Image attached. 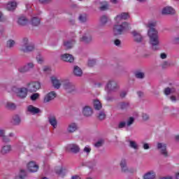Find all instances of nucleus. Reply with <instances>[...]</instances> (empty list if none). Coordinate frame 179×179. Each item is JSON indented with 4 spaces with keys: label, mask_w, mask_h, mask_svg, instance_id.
I'll return each instance as SVG.
<instances>
[{
    "label": "nucleus",
    "mask_w": 179,
    "mask_h": 179,
    "mask_svg": "<svg viewBox=\"0 0 179 179\" xmlns=\"http://www.w3.org/2000/svg\"><path fill=\"white\" fill-rule=\"evenodd\" d=\"M129 19V14L128 13H121L115 17V24L113 25V31L115 36H121L124 34V31L129 30V24L122 20Z\"/></svg>",
    "instance_id": "nucleus-1"
},
{
    "label": "nucleus",
    "mask_w": 179,
    "mask_h": 179,
    "mask_svg": "<svg viewBox=\"0 0 179 179\" xmlns=\"http://www.w3.org/2000/svg\"><path fill=\"white\" fill-rule=\"evenodd\" d=\"M148 35L150 37V44L152 45V48L154 51H157L160 50L159 48V44L160 41H159V35L157 30H151L148 31Z\"/></svg>",
    "instance_id": "nucleus-2"
},
{
    "label": "nucleus",
    "mask_w": 179,
    "mask_h": 179,
    "mask_svg": "<svg viewBox=\"0 0 179 179\" xmlns=\"http://www.w3.org/2000/svg\"><path fill=\"white\" fill-rule=\"evenodd\" d=\"M120 89L118 82L114 79H110L105 85V91L107 94H110L112 92H117Z\"/></svg>",
    "instance_id": "nucleus-3"
},
{
    "label": "nucleus",
    "mask_w": 179,
    "mask_h": 179,
    "mask_svg": "<svg viewBox=\"0 0 179 179\" xmlns=\"http://www.w3.org/2000/svg\"><path fill=\"white\" fill-rule=\"evenodd\" d=\"M14 93H15L17 97L19 99H26L27 97V93L29 92V89L24 87L14 88Z\"/></svg>",
    "instance_id": "nucleus-4"
},
{
    "label": "nucleus",
    "mask_w": 179,
    "mask_h": 179,
    "mask_svg": "<svg viewBox=\"0 0 179 179\" xmlns=\"http://www.w3.org/2000/svg\"><path fill=\"white\" fill-rule=\"evenodd\" d=\"M63 88L67 93H73L74 92H76V87H75V85L68 80H64Z\"/></svg>",
    "instance_id": "nucleus-5"
},
{
    "label": "nucleus",
    "mask_w": 179,
    "mask_h": 179,
    "mask_svg": "<svg viewBox=\"0 0 179 179\" xmlns=\"http://www.w3.org/2000/svg\"><path fill=\"white\" fill-rule=\"evenodd\" d=\"M27 87L28 91L31 93L36 92L37 90H40L41 89V83L38 81H33L27 84Z\"/></svg>",
    "instance_id": "nucleus-6"
},
{
    "label": "nucleus",
    "mask_w": 179,
    "mask_h": 179,
    "mask_svg": "<svg viewBox=\"0 0 179 179\" xmlns=\"http://www.w3.org/2000/svg\"><path fill=\"white\" fill-rule=\"evenodd\" d=\"M157 149L164 157H167V156H169V152H167V145L166 143H157Z\"/></svg>",
    "instance_id": "nucleus-7"
},
{
    "label": "nucleus",
    "mask_w": 179,
    "mask_h": 179,
    "mask_svg": "<svg viewBox=\"0 0 179 179\" xmlns=\"http://www.w3.org/2000/svg\"><path fill=\"white\" fill-rule=\"evenodd\" d=\"M34 68V63L30 62L27 63L25 65L20 67L18 69V72L20 73H26V72H29L31 69H33Z\"/></svg>",
    "instance_id": "nucleus-8"
},
{
    "label": "nucleus",
    "mask_w": 179,
    "mask_h": 179,
    "mask_svg": "<svg viewBox=\"0 0 179 179\" xmlns=\"http://www.w3.org/2000/svg\"><path fill=\"white\" fill-rule=\"evenodd\" d=\"M50 80L55 89H59L61 87V85H63L64 84V80H58L55 76H52L50 78Z\"/></svg>",
    "instance_id": "nucleus-9"
},
{
    "label": "nucleus",
    "mask_w": 179,
    "mask_h": 179,
    "mask_svg": "<svg viewBox=\"0 0 179 179\" xmlns=\"http://www.w3.org/2000/svg\"><path fill=\"white\" fill-rule=\"evenodd\" d=\"M17 23L19 26H26L29 23V19L24 15H20L17 17Z\"/></svg>",
    "instance_id": "nucleus-10"
},
{
    "label": "nucleus",
    "mask_w": 179,
    "mask_h": 179,
    "mask_svg": "<svg viewBox=\"0 0 179 179\" xmlns=\"http://www.w3.org/2000/svg\"><path fill=\"white\" fill-rule=\"evenodd\" d=\"M27 169L30 173H36L38 171V165L36 164V162L31 161L27 164Z\"/></svg>",
    "instance_id": "nucleus-11"
},
{
    "label": "nucleus",
    "mask_w": 179,
    "mask_h": 179,
    "mask_svg": "<svg viewBox=\"0 0 179 179\" xmlns=\"http://www.w3.org/2000/svg\"><path fill=\"white\" fill-rule=\"evenodd\" d=\"M17 6V3L15 1H8L6 5L5 8L7 9V10H9L10 12H12L16 9Z\"/></svg>",
    "instance_id": "nucleus-12"
},
{
    "label": "nucleus",
    "mask_w": 179,
    "mask_h": 179,
    "mask_svg": "<svg viewBox=\"0 0 179 179\" xmlns=\"http://www.w3.org/2000/svg\"><path fill=\"white\" fill-rule=\"evenodd\" d=\"M174 13H176V10L170 6L164 7L162 10V15H174Z\"/></svg>",
    "instance_id": "nucleus-13"
},
{
    "label": "nucleus",
    "mask_w": 179,
    "mask_h": 179,
    "mask_svg": "<svg viewBox=\"0 0 179 179\" xmlns=\"http://www.w3.org/2000/svg\"><path fill=\"white\" fill-rule=\"evenodd\" d=\"M55 97H57V93H55V92H50L45 96L43 101L44 103H50V101L54 100Z\"/></svg>",
    "instance_id": "nucleus-14"
},
{
    "label": "nucleus",
    "mask_w": 179,
    "mask_h": 179,
    "mask_svg": "<svg viewBox=\"0 0 179 179\" xmlns=\"http://www.w3.org/2000/svg\"><path fill=\"white\" fill-rule=\"evenodd\" d=\"M27 110L33 115H36V114H38V113H40V109L38 108H36L33 105L28 106L27 107Z\"/></svg>",
    "instance_id": "nucleus-15"
},
{
    "label": "nucleus",
    "mask_w": 179,
    "mask_h": 179,
    "mask_svg": "<svg viewBox=\"0 0 179 179\" xmlns=\"http://www.w3.org/2000/svg\"><path fill=\"white\" fill-rule=\"evenodd\" d=\"M92 40V35L90 33L85 34L80 38V41L85 44L90 43Z\"/></svg>",
    "instance_id": "nucleus-16"
},
{
    "label": "nucleus",
    "mask_w": 179,
    "mask_h": 179,
    "mask_svg": "<svg viewBox=\"0 0 179 179\" xmlns=\"http://www.w3.org/2000/svg\"><path fill=\"white\" fill-rule=\"evenodd\" d=\"M83 114L85 117H90L93 114V110L89 106H85L83 108Z\"/></svg>",
    "instance_id": "nucleus-17"
},
{
    "label": "nucleus",
    "mask_w": 179,
    "mask_h": 179,
    "mask_svg": "<svg viewBox=\"0 0 179 179\" xmlns=\"http://www.w3.org/2000/svg\"><path fill=\"white\" fill-rule=\"evenodd\" d=\"M131 34L134 36V41H136V43H141V41H143V36H142V35H141L138 31H133Z\"/></svg>",
    "instance_id": "nucleus-18"
},
{
    "label": "nucleus",
    "mask_w": 179,
    "mask_h": 179,
    "mask_svg": "<svg viewBox=\"0 0 179 179\" xmlns=\"http://www.w3.org/2000/svg\"><path fill=\"white\" fill-rule=\"evenodd\" d=\"M49 124H50L51 127L54 129H57L58 127V121L57 120V117L55 116H50L48 117Z\"/></svg>",
    "instance_id": "nucleus-19"
},
{
    "label": "nucleus",
    "mask_w": 179,
    "mask_h": 179,
    "mask_svg": "<svg viewBox=\"0 0 179 179\" xmlns=\"http://www.w3.org/2000/svg\"><path fill=\"white\" fill-rule=\"evenodd\" d=\"M12 151V145H4L1 147V155H8Z\"/></svg>",
    "instance_id": "nucleus-20"
},
{
    "label": "nucleus",
    "mask_w": 179,
    "mask_h": 179,
    "mask_svg": "<svg viewBox=\"0 0 179 179\" xmlns=\"http://www.w3.org/2000/svg\"><path fill=\"white\" fill-rule=\"evenodd\" d=\"M68 148L73 153H79V152H80V148L79 145H78V144H70L68 145Z\"/></svg>",
    "instance_id": "nucleus-21"
},
{
    "label": "nucleus",
    "mask_w": 179,
    "mask_h": 179,
    "mask_svg": "<svg viewBox=\"0 0 179 179\" xmlns=\"http://www.w3.org/2000/svg\"><path fill=\"white\" fill-rule=\"evenodd\" d=\"M143 179H155L156 178V172L155 171H150L143 176Z\"/></svg>",
    "instance_id": "nucleus-22"
},
{
    "label": "nucleus",
    "mask_w": 179,
    "mask_h": 179,
    "mask_svg": "<svg viewBox=\"0 0 179 179\" xmlns=\"http://www.w3.org/2000/svg\"><path fill=\"white\" fill-rule=\"evenodd\" d=\"M78 130V124L76 123H70L67 127V132L69 134H73Z\"/></svg>",
    "instance_id": "nucleus-23"
},
{
    "label": "nucleus",
    "mask_w": 179,
    "mask_h": 179,
    "mask_svg": "<svg viewBox=\"0 0 179 179\" xmlns=\"http://www.w3.org/2000/svg\"><path fill=\"white\" fill-rule=\"evenodd\" d=\"M62 59L66 62H73L75 61L73 56L69 54L62 55Z\"/></svg>",
    "instance_id": "nucleus-24"
},
{
    "label": "nucleus",
    "mask_w": 179,
    "mask_h": 179,
    "mask_svg": "<svg viewBox=\"0 0 179 179\" xmlns=\"http://www.w3.org/2000/svg\"><path fill=\"white\" fill-rule=\"evenodd\" d=\"M128 143H129V146L131 148V149H134V150H139V144H138V142H136L134 140H129Z\"/></svg>",
    "instance_id": "nucleus-25"
},
{
    "label": "nucleus",
    "mask_w": 179,
    "mask_h": 179,
    "mask_svg": "<svg viewBox=\"0 0 179 179\" xmlns=\"http://www.w3.org/2000/svg\"><path fill=\"white\" fill-rule=\"evenodd\" d=\"M12 124L13 125H20V122H22V119L19 115H15L12 117L11 120Z\"/></svg>",
    "instance_id": "nucleus-26"
},
{
    "label": "nucleus",
    "mask_w": 179,
    "mask_h": 179,
    "mask_svg": "<svg viewBox=\"0 0 179 179\" xmlns=\"http://www.w3.org/2000/svg\"><path fill=\"white\" fill-rule=\"evenodd\" d=\"M120 167L123 173L128 171V166H127V159H122L120 162Z\"/></svg>",
    "instance_id": "nucleus-27"
},
{
    "label": "nucleus",
    "mask_w": 179,
    "mask_h": 179,
    "mask_svg": "<svg viewBox=\"0 0 179 179\" xmlns=\"http://www.w3.org/2000/svg\"><path fill=\"white\" fill-rule=\"evenodd\" d=\"M33 50H34V45L31 43L27 45V47L21 48V51H23V52H30Z\"/></svg>",
    "instance_id": "nucleus-28"
},
{
    "label": "nucleus",
    "mask_w": 179,
    "mask_h": 179,
    "mask_svg": "<svg viewBox=\"0 0 179 179\" xmlns=\"http://www.w3.org/2000/svg\"><path fill=\"white\" fill-rule=\"evenodd\" d=\"M73 73L76 76H82V75H83V71L79 66H76L73 69Z\"/></svg>",
    "instance_id": "nucleus-29"
},
{
    "label": "nucleus",
    "mask_w": 179,
    "mask_h": 179,
    "mask_svg": "<svg viewBox=\"0 0 179 179\" xmlns=\"http://www.w3.org/2000/svg\"><path fill=\"white\" fill-rule=\"evenodd\" d=\"M26 171L21 169L19 174L15 176V179H24L26 178Z\"/></svg>",
    "instance_id": "nucleus-30"
},
{
    "label": "nucleus",
    "mask_w": 179,
    "mask_h": 179,
    "mask_svg": "<svg viewBox=\"0 0 179 179\" xmlns=\"http://www.w3.org/2000/svg\"><path fill=\"white\" fill-rule=\"evenodd\" d=\"M0 138L3 142H9V138L5 135V130L0 129Z\"/></svg>",
    "instance_id": "nucleus-31"
},
{
    "label": "nucleus",
    "mask_w": 179,
    "mask_h": 179,
    "mask_svg": "<svg viewBox=\"0 0 179 179\" xmlns=\"http://www.w3.org/2000/svg\"><path fill=\"white\" fill-rule=\"evenodd\" d=\"M131 107V105H129V103L128 102H122L119 103V108L121 110H128Z\"/></svg>",
    "instance_id": "nucleus-32"
},
{
    "label": "nucleus",
    "mask_w": 179,
    "mask_h": 179,
    "mask_svg": "<svg viewBox=\"0 0 179 179\" xmlns=\"http://www.w3.org/2000/svg\"><path fill=\"white\" fill-rule=\"evenodd\" d=\"M37 64H39V65H43L44 62H45V59H44V57L41 55H38L36 57Z\"/></svg>",
    "instance_id": "nucleus-33"
},
{
    "label": "nucleus",
    "mask_w": 179,
    "mask_h": 179,
    "mask_svg": "<svg viewBox=\"0 0 179 179\" xmlns=\"http://www.w3.org/2000/svg\"><path fill=\"white\" fill-rule=\"evenodd\" d=\"M164 93L166 96H169V94H173V93H176V89L166 87L164 90Z\"/></svg>",
    "instance_id": "nucleus-34"
},
{
    "label": "nucleus",
    "mask_w": 179,
    "mask_h": 179,
    "mask_svg": "<svg viewBox=\"0 0 179 179\" xmlns=\"http://www.w3.org/2000/svg\"><path fill=\"white\" fill-rule=\"evenodd\" d=\"M157 24V22L156 21H150L148 24V27H149L150 30L148 31H152V30H156L155 27H156V25Z\"/></svg>",
    "instance_id": "nucleus-35"
},
{
    "label": "nucleus",
    "mask_w": 179,
    "mask_h": 179,
    "mask_svg": "<svg viewBox=\"0 0 179 179\" xmlns=\"http://www.w3.org/2000/svg\"><path fill=\"white\" fill-rule=\"evenodd\" d=\"M73 45H75L74 40L67 41L64 42V47H66V48H72Z\"/></svg>",
    "instance_id": "nucleus-36"
},
{
    "label": "nucleus",
    "mask_w": 179,
    "mask_h": 179,
    "mask_svg": "<svg viewBox=\"0 0 179 179\" xmlns=\"http://www.w3.org/2000/svg\"><path fill=\"white\" fill-rule=\"evenodd\" d=\"M103 106H101V103L98 99L94 100V108L96 110H101V108Z\"/></svg>",
    "instance_id": "nucleus-37"
},
{
    "label": "nucleus",
    "mask_w": 179,
    "mask_h": 179,
    "mask_svg": "<svg viewBox=\"0 0 179 179\" xmlns=\"http://www.w3.org/2000/svg\"><path fill=\"white\" fill-rule=\"evenodd\" d=\"M57 174L59 176H64L66 173V168L59 167L56 169Z\"/></svg>",
    "instance_id": "nucleus-38"
},
{
    "label": "nucleus",
    "mask_w": 179,
    "mask_h": 179,
    "mask_svg": "<svg viewBox=\"0 0 179 179\" xmlns=\"http://www.w3.org/2000/svg\"><path fill=\"white\" fill-rule=\"evenodd\" d=\"M31 24L32 26H38V24H40V18L37 17H32L31 20Z\"/></svg>",
    "instance_id": "nucleus-39"
},
{
    "label": "nucleus",
    "mask_w": 179,
    "mask_h": 179,
    "mask_svg": "<svg viewBox=\"0 0 179 179\" xmlns=\"http://www.w3.org/2000/svg\"><path fill=\"white\" fill-rule=\"evenodd\" d=\"M28 44H30V42L29 41V38H24L21 42L20 50H22V48H24L25 47H27Z\"/></svg>",
    "instance_id": "nucleus-40"
},
{
    "label": "nucleus",
    "mask_w": 179,
    "mask_h": 179,
    "mask_svg": "<svg viewBox=\"0 0 179 179\" xmlns=\"http://www.w3.org/2000/svg\"><path fill=\"white\" fill-rule=\"evenodd\" d=\"M6 108H8V110H15L16 108V104L12 102H7L6 103Z\"/></svg>",
    "instance_id": "nucleus-41"
},
{
    "label": "nucleus",
    "mask_w": 179,
    "mask_h": 179,
    "mask_svg": "<svg viewBox=\"0 0 179 179\" xmlns=\"http://www.w3.org/2000/svg\"><path fill=\"white\" fill-rule=\"evenodd\" d=\"M15 44H16V42H15V41L12 40V39H10L7 41V43H6V46L8 48H12L13 47L15 46Z\"/></svg>",
    "instance_id": "nucleus-42"
},
{
    "label": "nucleus",
    "mask_w": 179,
    "mask_h": 179,
    "mask_svg": "<svg viewBox=\"0 0 179 179\" xmlns=\"http://www.w3.org/2000/svg\"><path fill=\"white\" fill-rule=\"evenodd\" d=\"M135 76L136 78H137L138 79H143V78H145V73L143 72H141V71H137L135 73Z\"/></svg>",
    "instance_id": "nucleus-43"
},
{
    "label": "nucleus",
    "mask_w": 179,
    "mask_h": 179,
    "mask_svg": "<svg viewBox=\"0 0 179 179\" xmlns=\"http://www.w3.org/2000/svg\"><path fill=\"white\" fill-rule=\"evenodd\" d=\"M134 121H135V118H134L133 117H129L127 120V122H126L127 127H131V125L134 124Z\"/></svg>",
    "instance_id": "nucleus-44"
},
{
    "label": "nucleus",
    "mask_w": 179,
    "mask_h": 179,
    "mask_svg": "<svg viewBox=\"0 0 179 179\" xmlns=\"http://www.w3.org/2000/svg\"><path fill=\"white\" fill-rule=\"evenodd\" d=\"M83 152L86 155H90V152H92V148L90 145H86L83 149Z\"/></svg>",
    "instance_id": "nucleus-45"
},
{
    "label": "nucleus",
    "mask_w": 179,
    "mask_h": 179,
    "mask_svg": "<svg viewBox=\"0 0 179 179\" xmlns=\"http://www.w3.org/2000/svg\"><path fill=\"white\" fill-rule=\"evenodd\" d=\"M104 143V140L100 139L95 144V148H101L103 146V144Z\"/></svg>",
    "instance_id": "nucleus-46"
},
{
    "label": "nucleus",
    "mask_w": 179,
    "mask_h": 179,
    "mask_svg": "<svg viewBox=\"0 0 179 179\" xmlns=\"http://www.w3.org/2000/svg\"><path fill=\"white\" fill-rule=\"evenodd\" d=\"M98 118H99V120H101V121H102V120H105L106 119V113H104L103 111L99 112V113L98 115Z\"/></svg>",
    "instance_id": "nucleus-47"
},
{
    "label": "nucleus",
    "mask_w": 179,
    "mask_h": 179,
    "mask_svg": "<svg viewBox=\"0 0 179 179\" xmlns=\"http://www.w3.org/2000/svg\"><path fill=\"white\" fill-rule=\"evenodd\" d=\"M94 65H96V59H90L88 60V66L92 68V66H94Z\"/></svg>",
    "instance_id": "nucleus-48"
},
{
    "label": "nucleus",
    "mask_w": 179,
    "mask_h": 179,
    "mask_svg": "<svg viewBox=\"0 0 179 179\" xmlns=\"http://www.w3.org/2000/svg\"><path fill=\"white\" fill-rule=\"evenodd\" d=\"M107 22H108V18L107 17V16L103 15L101 17V24H106V23H107Z\"/></svg>",
    "instance_id": "nucleus-49"
},
{
    "label": "nucleus",
    "mask_w": 179,
    "mask_h": 179,
    "mask_svg": "<svg viewBox=\"0 0 179 179\" xmlns=\"http://www.w3.org/2000/svg\"><path fill=\"white\" fill-rule=\"evenodd\" d=\"M38 97H40V94L38 93H35V94H33L30 96V99H31V100H32V101H34L37 100V99H38Z\"/></svg>",
    "instance_id": "nucleus-50"
},
{
    "label": "nucleus",
    "mask_w": 179,
    "mask_h": 179,
    "mask_svg": "<svg viewBox=\"0 0 179 179\" xmlns=\"http://www.w3.org/2000/svg\"><path fill=\"white\" fill-rule=\"evenodd\" d=\"M80 22H81L82 23H85V22H86L87 18H86V15H80L78 17Z\"/></svg>",
    "instance_id": "nucleus-51"
},
{
    "label": "nucleus",
    "mask_w": 179,
    "mask_h": 179,
    "mask_svg": "<svg viewBox=\"0 0 179 179\" xmlns=\"http://www.w3.org/2000/svg\"><path fill=\"white\" fill-rule=\"evenodd\" d=\"M100 9L101 10H107V9H108V4L107 3H105L104 5L100 7Z\"/></svg>",
    "instance_id": "nucleus-52"
},
{
    "label": "nucleus",
    "mask_w": 179,
    "mask_h": 179,
    "mask_svg": "<svg viewBox=\"0 0 179 179\" xmlns=\"http://www.w3.org/2000/svg\"><path fill=\"white\" fill-rule=\"evenodd\" d=\"M142 118L143 121H148V120H149V115H148L147 113H143Z\"/></svg>",
    "instance_id": "nucleus-53"
},
{
    "label": "nucleus",
    "mask_w": 179,
    "mask_h": 179,
    "mask_svg": "<svg viewBox=\"0 0 179 179\" xmlns=\"http://www.w3.org/2000/svg\"><path fill=\"white\" fill-rule=\"evenodd\" d=\"M125 125H127V122H120L118 124V128H124Z\"/></svg>",
    "instance_id": "nucleus-54"
},
{
    "label": "nucleus",
    "mask_w": 179,
    "mask_h": 179,
    "mask_svg": "<svg viewBox=\"0 0 179 179\" xmlns=\"http://www.w3.org/2000/svg\"><path fill=\"white\" fill-rule=\"evenodd\" d=\"M114 44L117 47H120V45H121V41H120L119 39H116L114 41Z\"/></svg>",
    "instance_id": "nucleus-55"
},
{
    "label": "nucleus",
    "mask_w": 179,
    "mask_h": 179,
    "mask_svg": "<svg viewBox=\"0 0 179 179\" xmlns=\"http://www.w3.org/2000/svg\"><path fill=\"white\" fill-rule=\"evenodd\" d=\"M143 148L145 150H148L150 149V147L149 146V143H145L143 145Z\"/></svg>",
    "instance_id": "nucleus-56"
},
{
    "label": "nucleus",
    "mask_w": 179,
    "mask_h": 179,
    "mask_svg": "<svg viewBox=\"0 0 179 179\" xmlns=\"http://www.w3.org/2000/svg\"><path fill=\"white\" fill-rule=\"evenodd\" d=\"M170 99L173 102L176 103L177 101V97L176 96L172 95L170 96Z\"/></svg>",
    "instance_id": "nucleus-57"
},
{
    "label": "nucleus",
    "mask_w": 179,
    "mask_h": 179,
    "mask_svg": "<svg viewBox=\"0 0 179 179\" xmlns=\"http://www.w3.org/2000/svg\"><path fill=\"white\" fill-rule=\"evenodd\" d=\"M43 72H49L50 71V67L48 66H45L43 68Z\"/></svg>",
    "instance_id": "nucleus-58"
},
{
    "label": "nucleus",
    "mask_w": 179,
    "mask_h": 179,
    "mask_svg": "<svg viewBox=\"0 0 179 179\" xmlns=\"http://www.w3.org/2000/svg\"><path fill=\"white\" fill-rule=\"evenodd\" d=\"M160 58L162 59H166V58H167V55L166 53H162L160 55Z\"/></svg>",
    "instance_id": "nucleus-59"
},
{
    "label": "nucleus",
    "mask_w": 179,
    "mask_h": 179,
    "mask_svg": "<svg viewBox=\"0 0 179 179\" xmlns=\"http://www.w3.org/2000/svg\"><path fill=\"white\" fill-rule=\"evenodd\" d=\"M40 3H48L51 0H39Z\"/></svg>",
    "instance_id": "nucleus-60"
},
{
    "label": "nucleus",
    "mask_w": 179,
    "mask_h": 179,
    "mask_svg": "<svg viewBox=\"0 0 179 179\" xmlns=\"http://www.w3.org/2000/svg\"><path fill=\"white\" fill-rule=\"evenodd\" d=\"M173 41L174 43H176V44H179V36H176L174 38H173Z\"/></svg>",
    "instance_id": "nucleus-61"
},
{
    "label": "nucleus",
    "mask_w": 179,
    "mask_h": 179,
    "mask_svg": "<svg viewBox=\"0 0 179 179\" xmlns=\"http://www.w3.org/2000/svg\"><path fill=\"white\" fill-rule=\"evenodd\" d=\"M127 96V92L125 91H122L121 93H120V97L122 98H124Z\"/></svg>",
    "instance_id": "nucleus-62"
},
{
    "label": "nucleus",
    "mask_w": 179,
    "mask_h": 179,
    "mask_svg": "<svg viewBox=\"0 0 179 179\" xmlns=\"http://www.w3.org/2000/svg\"><path fill=\"white\" fill-rule=\"evenodd\" d=\"M103 85H104L103 83H98L96 84V87H103Z\"/></svg>",
    "instance_id": "nucleus-63"
},
{
    "label": "nucleus",
    "mask_w": 179,
    "mask_h": 179,
    "mask_svg": "<svg viewBox=\"0 0 179 179\" xmlns=\"http://www.w3.org/2000/svg\"><path fill=\"white\" fill-rule=\"evenodd\" d=\"M72 179H80V177H79L78 176H74L72 177Z\"/></svg>",
    "instance_id": "nucleus-64"
}]
</instances>
